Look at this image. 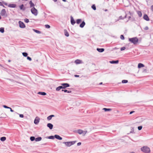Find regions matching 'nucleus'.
I'll return each instance as SVG.
<instances>
[{
  "label": "nucleus",
  "instance_id": "1",
  "mask_svg": "<svg viewBox=\"0 0 153 153\" xmlns=\"http://www.w3.org/2000/svg\"><path fill=\"white\" fill-rule=\"evenodd\" d=\"M142 151L145 153H149L150 152V150L149 148L147 146H144L141 148Z\"/></svg>",
  "mask_w": 153,
  "mask_h": 153
},
{
  "label": "nucleus",
  "instance_id": "2",
  "mask_svg": "<svg viewBox=\"0 0 153 153\" xmlns=\"http://www.w3.org/2000/svg\"><path fill=\"white\" fill-rule=\"evenodd\" d=\"M129 40L134 44H136L138 42V39L137 37H134L129 39Z\"/></svg>",
  "mask_w": 153,
  "mask_h": 153
},
{
  "label": "nucleus",
  "instance_id": "3",
  "mask_svg": "<svg viewBox=\"0 0 153 153\" xmlns=\"http://www.w3.org/2000/svg\"><path fill=\"white\" fill-rule=\"evenodd\" d=\"M31 13L35 16H36L38 15V11L34 7H33L31 9Z\"/></svg>",
  "mask_w": 153,
  "mask_h": 153
},
{
  "label": "nucleus",
  "instance_id": "4",
  "mask_svg": "<svg viewBox=\"0 0 153 153\" xmlns=\"http://www.w3.org/2000/svg\"><path fill=\"white\" fill-rule=\"evenodd\" d=\"M76 142V141L71 142H64L63 143L65 144L67 146H70L74 144Z\"/></svg>",
  "mask_w": 153,
  "mask_h": 153
},
{
  "label": "nucleus",
  "instance_id": "5",
  "mask_svg": "<svg viewBox=\"0 0 153 153\" xmlns=\"http://www.w3.org/2000/svg\"><path fill=\"white\" fill-rule=\"evenodd\" d=\"M19 26L21 28H23L25 27V25L22 22L19 21Z\"/></svg>",
  "mask_w": 153,
  "mask_h": 153
},
{
  "label": "nucleus",
  "instance_id": "6",
  "mask_svg": "<svg viewBox=\"0 0 153 153\" xmlns=\"http://www.w3.org/2000/svg\"><path fill=\"white\" fill-rule=\"evenodd\" d=\"M61 85H62V87H64V88H62V89H65L66 88L69 87V85L68 84V83H62L61 84Z\"/></svg>",
  "mask_w": 153,
  "mask_h": 153
},
{
  "label": "nucleus",
  "instance_id": "7",
  "mask_svg": "<svg viewBox=\"0 0 153 153\" xmlns=\"http://www.w3.org/2000/svg\"><path fill=\"white\" fill-rule=\"evenodd\" d=\"M40 119L38 117H36L34 121V123L36 124H37L39 121Z\"/></svg>",
  "mask_w": 153,
  "mask_h": 153
},
{
  "label": "nucleus",
  "instance_id": "8",
  "mask_svg": "<svg viewBox=\"0 0 153 153\" xmlns=\"http://www.w3.org/2000/svg\"><path fill=\"white\" fill-rule=\"evenodd\" d=\"M6 11L5 9H3L1 12L0 14L2 16H5L6 15Z\"/></svg>",
  "mask_w": 153,
  "mask_h": 153
},
{
  "label": "nucleus",
  "instance_id": "9",
  "mask_svg": "<svg viewBox=\"0 0 153 153\" xmlns=\"http://www.w3.org/2000/svg\"><path fill=\"white\" fill-rule=\"evenodd\" d=\"M71 24L72 25H74L75 23V22L72 16H71Z\"/></svg>",
  "mask_w": 153,
  "mask_h": 153
},
{
  "label": "nucleus",
  "instance_id": "10",
  "mask_svg": "<svg viewBox=\"0 0 153 153\" xmlns=\"http://www.w3.org/2000/svg\"><path fill=\"white\" fill-rule=\"evenodd\" d=\"M8 6L10 8H15L16 5V4H10L8 5Z\"/></svg>",
  "mask_w": 153,
  "mask_h": 153
},
{
  "label": "nucleus",
  "instance_id": "11",
  "mask_svg": "<svg viewBox=\"0 0 153 153\" xmlns=\"http://www.w3.org/2000/svg\"><path fill=\"white\" fill-rule=\"evenodd\" d=\"M143 18L144 19L147 21H149V18L148 16L146 14H145L144 15Z\"/></svg>",
  "mask_w": 153,
  "mask_h": 153
},
{
  "label": "nucleus",
  "instance_id": "12",
  "mask_svg": "<svg viewBox=\"0 0 153 153\" xmlns=\"http://www.w3.org/2000/svg\"><path fill=\"white\" fill-rule=\"evenodd\" d=\"M47 126L49 127L50 129H51L53 128V125L50 123H48L47 124Z\"/></svg>",
  "mask_w": 153,
  "mask_h": 153
},
{
  "label": "nucleus",
  "instance_id": "13",
  "mask_svg": "<svg viewBox=\"0 0 153 153\" xmlns=\"http://www.w3.org/2000/svg\"><path fill=\"white\" fill-rule=\"evenodd\" d=\"M75 62L76 64H79L82 63V61L79 59H77L75 61Z\"/></svg>",
  "mask_w": 153,
  "mask_h": 153
},
{
  "label": "nucleus",
  "instance_id": "14",
  "mask_svg": "<svg viewBox=\"0 0 153 153\" xmlns=\"http://www.w3.org/2000/svg\"><path fill=\"white\" fill-rule=\"evenodd\" d=\"M19 8L21 10H24L25 9V8L24 7V5L23 4H22L19 6Z\"/></svg>",
  "mask_w": 153,
  "mask_h": 153
},
{
  "label": "nucleus",
  "instance_id": "15",
  "mask_svg": "<svg viewBox=\"0 0 153 153\" xmlns=\"http://www.w3.org/2000/svg\"><path fill=\"white\" fill-rule=\"evenodd\" d=\"M54 137L55 138L59 140H61L62 139V138L58 135H55Z\"/></svg>",
  "mask_w": 153,
  "mask_h": 153
},
{
  "label": "nucleus",
  "instance_id": "16",
  "mask_svg": "<svg viewBox=\"0 0 153 153\" xmlns=\"http://www.w3.org/2000/svg\"><path fill=\"white\" fill-rule=\"evenodd\" d=\"M97 50L98 52H102L104 51V48H97Z\"/></svg>",
  "mask_w": 153,
  "mask_h": 153
},
{
  "label": "nucleus",
  "instance_id": "17",
  "mask_svg": "<svg viewBox=\"0 0 153 153\" xmlns=\"http://www.w3.org/2000/svg\"><path fill=\"white\" fill-rule=\"evenodd\" d=\"M85 25V23L84 21H83L80 25V27L83 28Z\"/></svg>",
  "mask_w": 153,
  "mask_h": 153
},
{
  "label": "nucleus",
  "instance_id": "18",
  "mask_svg": "<svg viewBox=\"0 0 153 153\" xmlns=\"http://www.w3.org/2000/svg\"><path fill=\"white\" fill-rule=\"evenodd\" d=\"M54 117V115H51L48 116L47 117V120H51V119L52 117Z\"/></svg>",
  "mask_w": 153,
  "mask_h": 153
},
{
  "label": "nucleus",
  "instance_id": "19",
  "mask_svg": "<svg viewBox=\"0 0 153 153\" xmlns=\"http://www.w3.org/2000/svg\"><path fill=\"white\" fill-rule=\"evenodd\" d=\"M144 66V65L141 63H139L138 64V67L139 68H140L142 67H143Z\"/></svg>",
  "mask_w": 153,
  "mask_h": 153
},
{
  "label": "nucleus",
  "instance_id": "20",
  "mask_svg": "<svg viewBox=\"0 0 153 153\" xmlns=\"http://www.w3.org/2000/svg\"><path fill=\"white\" fill-rule=\"evenodd\" d=\"M29 4L30 5V7H34V4L32 2V1H30L29 2Z\"/></svg>",
  "mask_w": 153,
  "mask_h": 153
},
{
  "label": "nucleus",
  "instance_id": "21",
  "mask_svg": "<svg viewBox=\"0 0 153 153\" xmlns=\"http://www.w3.org/2000/svg\"><path fill=\"white\" fill-rule=\"evenodd\" d=\"M64 33H65V35L66 36L68 37L69 36V33L66 30H64Z\"/></svg>",
  "mask_w": 153,
  "mask_h": 153
},
{
  "label": "nucleus",
  "instance_id": "22",
  "mask_svg": "<svg viewBox=\"0 0 153 153\" xmlns=\"http://www.w3.org/2000/svg\"><path fill=\"white\" fill-rule=\"evenodd\" d=\"M33 30L35 32L37 33L40 34L41 33V32L39 30H37L34 29H33Z\"/></svg>",
  "mask_w": 153,
  "mask_h": 153
},
{
  "label": "nucleus",
  "instance_id": "23",
  "mask_svg": "<svg viewBox=\"0 0 153 153\" xmlns=\"http://www.w3.org/2000/svg\"><path fill=\"white\" fill-rule=\"evenodd\" d=\"M63 87H62V86H59L56 88V90L57 91H59L61 89H62ZM64 88V87H63Z\"/></svg>",
  "mask_w": 153,
  "mask_h": 153
},
{
  "label": "nucleus",
  "instance_id": "24",
  "mask_svg": "<svg viewBox=\"0 0 153 153\" xmlns=\"http://www.w3.org/2000/svg\"><path fill=\"white\" fill-rule=\"evenodd\" d=\"M110 62L111 64L117 63L118 62V61H110Z\"/></svg>",
  "mask_w": 153,
  "mask_h": 153
},
{
  "label": "nucleus",
  "instance_id": "25",
  "mask_svg": "<svg viewBox=\"0 0 153 153\" xmlns=\"http://www.w3.org/2000/svg\"><path fill=\"white\" fill-rule=\"evenodd\" d=\"M42 139V138L41 137H38L35 138V140L36 141H39L41 140Z\"/></svg>",
  "mask_w": 153,
  "mask_h": 153
},
{
  "label": "nucleus",
  "instance_id": "26",
  "mask_svg": "<svg viewBox=\"0 0 153 153\" xmlns=\"http://www.w3.org/2000/svg\"><path fill=\"white\" fill-rule=\"evenodd\" d=\"M39 94H40L42 95H46V93L45 92H39L38 93Z\"/></svg>",
  "mask_w": 153,
  "mask_h": 153
},
{
  "label": "nucleus",
  "instance_id": "27",
  "mask_svg": "<svg viewBox=\"0 0 153 153\" xmlns=\"http://www.w3.org/2000/svg\"><path fill=\"white\" fill-rule=\"evenodd\" d=\"M82 21V19H78L76 20V23L77 24H79Z\"/></svg>",
  "mask_w": 153,
  "mask_h": 153
},
{
  "label": "nucleus",
  "instance_id": "28",
  "mask_svg": "<svg viewBox=\"0 0 153 153\" xmlns=\"http://www.w3.org/2000/svg\"><path fill=\"white\" fill-rule=\"evenodd\" d=\"M103 109L105 111H110L111 110V108H103Z\"/></svg>",
  "mask_w": 153,
  "mask_h": 153
},
{
  "label": "nucleus",
  "instance_id": "29",
  "mask_svg": "<svg viewBox=\"0 0 153 153\" xmlns=\"http://www.w3.org/2000/svg\"><path fill=\"white\" fill-rule=\"evenodd\" d=\"M22 54L23 55L24 57H26V56H27V57H30L29 56H27L28 54H27V53L23 52V53H22Z\"/></svg>",
  "mask_w": 153,
  "mask_h": 153
},
{
  "label": "nucleus",
  "instance_id": "30",
  "mask_svg": "<svg viewBox=\"0 0 153 153\" xmlns=\"http://www.w3.org/2000/svg\"><path fill=\"white\" fill-rule=\"evenodd\" d=\"M6 140V137H2L1 138L0 140L2 141H4Z\"/></svg>",
  "mask_w": 153,
  "mask_h": 153
},
{
  "label": "nucleus",
  "instance_id": "31",
  "mask_svg": "<svg viewBox=\"0 0 153 153\" xmlns=\"http://www.w3.org/2000/svg\"><path fill=\"white\" fill-rule=\"evenodd\" d=\"M83 131L81 129L78 130L77 131V132L79 134H81L82 133Z\"/></svg>",
  "mask_w": 153,
  "mask_h": 153
},
{
  "label": "nucleus",
  "instance_id": "32",
  "mask_svg": "<svg viewBox=\"0 0 153 153\" xmlns=\"http://www.w3.org/2000/svg\"><path fill=\"white\" fill-rule=\"evenodd\" d=\"M126 14L125 16L123 17L122 16H120L119 18V19H124V18H126Z\"/></svg>",
  "mask_w": 153,
  "mask_h": 153
},
{
  "label": "nucleus",
  "instance_id": "33",
  "mask_svg": "<svg viewBox=\"0 0 153 153\" xmlns=\"http://www.w3.org/2000/svg\"><path fill=\"white\" fill-rule=\"evenodd\" d=\"M4 32V29L3 27L0 28V32L3 33Z\"/></svg>",
  "mask_w": 153,
  "mask_h": 153
},
{
  "label": "nucleus",
  "instance_id": "34",
  "mask_svg": "<svg viewBox=\"0 0 153 153\" xmlns=\"http://www.w3.org/2000/svg\"><path fill=\"white\" fill-rule=\"evenodd\" d=\"M62 91H64L65 92H67L68 93H70L71 92V91H68L67 90H62Z\"/></svg>",
  "mask_w": 153,
  "mask_h": 153
},
{
  "label": "nucleus",
  "instance_id": "35",
  "mask_svg": "<svg viewBox=\"0 0 153 153\" xmlns=\"http://www.w3.org/2000/svg\"><path fill=\"white\" fill-rule=\"evenodd\" d=\"M137 13L138 14V16L139 17H140L142 16V14L141 12L140 11H138Z\"/></svg>",
  "mask_w": 153,
  "mask_h": 153
},
{
  "label": "nucleus",
  "instance_id": "36",
  "mask_svg": "<svg viewBox=\"0 0 153 153\" xmlns=\"http://www.w3.org/2000/svg\"><path fill=\"white\" fill-rule=\"evenodd\" d=\"M92 8L94 10H96V7L94 4H93L91 6Z\"/></svg>",
  "mask_w": 153,
  "mask_h": 153
},
{
  "label": "nucleus",
  "instance_id": "37",
  "mask_svg": "<svg viewBox=\"0 0 153 153\" xmlns=\"http://www.w3.org/2000/svg\"><path fill=\"white\" fill-rule=\"evenodd\" d=\"M128 81L126 80H123L122 81V82L123 83H126L128 82Z\"/></svg>",
  "mask_w": 153,
  "mask_h": 153
},
{
  "label": "nucleus",
  "instance_id": "38",
  "mask_svg": "<svg viewBox=\"0 0 153 153\" xmlns=\"http://www.w3.org/2000/svg\"><path fill=\"white\" fill-rule=\"evenodd\" d=\"M35 138L34 137H30V140L31 141H33L34 140H35Z\"/></svg>",
  "mask_w": 153,
  "mask_h": 153
},
{
  "label": "nucleus",
  "instance_id": "39",
  "mask_svg": "<svg viewBox=\"0 0 153 153\" xmlns=\"http://www.w3.org/2000/svg\"><path fill=\"white\" fill-rule=\"evenodd\" d=\"M24 22L26 23H28L29 22V20L27 19H24Z\"/></svg>",
  "mask_w": 153,
  "mask_h": 153
},
{
  "label": "nucleus",
  "instance_id": "40",
  "mask_svg": "<svg viewBox=\"0 0 153 153\" xmlns=\"http://www.w3.org/2000/svg\"><path fill=\"white\" fill-rule=\"evenodd\" d=\"M45 27L47 28H49L50 27V26L48 25H45Z\"/></svg>",
  "mask_w": 153,
  "mask_h": 153
},
{
  "label": "nucleus",
  "instance_id": "41",
  "mask_svg": "<svg viewBox=\"0 0 153 153\" xmlns=\"http://www.w3.org/2000/svg\"><path fill=\"white\" fill-rule=\"evenodd\" d=\"M120 38L122 40H124V36L122 35L120 36Z\"/></svg>",
  "mask_w": 153,
  "mask_h": 153
},
{
  "label": "nucleus",
  "instance_id": "42",
  "mask_svg": "<svg viewBox=\"0 0 153 153\" xmlns=\"http://www.w3.org/2000/svg\"><path fill=\"white\" fill-rule=\"evenodd\" d=\"M126 49V48L125 47H123L121 48L120 50L121 51H123Z\"/></svg>",
  "mask_w": 153,
  "mask_h": 153
},
{
  "label": "nucleus",
  "instance_id": "43",
  "mask_svg": "<svg viewBox=\"0 0 153 153\" xmlns=\"http://www.w3.org/2000/svg\"><path fill=\"white\" fill-rule=\"evenodd\" d=\"M142 128V126H139L138 127V129L139 130H141Z\"/></svg>",
  "mask_w": 153,
  "mask_h": 153
},
{
  "label": "nucleus",
  "instance_id": "44",
  "mask_svg": "<svg viewBox=\"0 0 153 153\" xmlns=\"http://www.w3.org/2000/svg\"><path fill=\"white\" fill-rule=\"evenodd\" d=\"M3 107L5 108H9V107H8L5 105H3Z\"/></svg>",
  "mask_w": 153,
  "mask_h": 153
},
{
  "label": "nucleus",
  "instance_id": "45",
  "mask_svg": "<svg viewBox=\"0 0 153 153\" xmlns=\"http://www.w3.org/2000/svg\"><path fill=\"white\" fill-rule=\"evenodd\" d=\"M49 138L50 139H54V137L53 136H50L49 137Z\"/></svg>",
  "mask_w": 153,
  "mask_h": 153
},
{
  "label": "nucleus",
  "instance_id": "46",
  "mask_svg": "<svg viewBox=\"0 0 153 153\" xmlns=\"http://www.w3.org/2000/svg\"><path fill=\"white\" fill-rule=\"evenodd\" d=\"M149 29V28L147 26H146V27L144 28V29L145 30H147L148 29Z\"/></svg>",
  "mask_w": 153,
  "mask_h": 153
},
{
  "label": "nucleus",
  "instance_id": "47",
  "mask_svg": "<svg viewBox=\"0 0 153 153\" xmlns=\"http://www.w3.org/2000/svg\"><path fill=\"white\" fill-rule=\"evenodd\" d=\"M3 4L2 3V2H0V6H2L3 7H5L4 6V5H3Z\"/></svg>",
  "mask_w": 153,
  "mask_h": 153
},
{
  "label": "nucleus",
  "instance_id": "48",
  "mask_svg": "<svg viewBox=\"0 0 153 153\" xmlns=\"http://www.w3.org/2000/svg\"><path fill=\"white\" fill-rule=\"evenodd\" d=\"M19 117L21 118H23L24 117V115L23 114H21L19 115Z\"/></svg>",
  "mask_w": 153,
  "mask_h": 153
},
{
  "label": "nucleus",
  "instance_id": "49",
  "mask_svg": "<svg viewBox=\"0 0 153 153\" xmlns=\"http://www.w3.org/2000/svg\"><path fill=\"white\" fill-rule=\"evenodd\" d=\"M2 3L3 4H4V5H7V3L4 2V1H2Z\"/></svg>",
  "mask_w": 153,
  "mask_h": 153
},
{
  "label": "nucleus",
  "instance_id": "50",
  "mask_svg": "<svg viewBox=\"0 0 153 153\" xmlns=\"http://www.w3.org/2000/svg\"><path fill=\"white\" fill-rule=\"evenodd\" d=\"M9 109H10V111L11 112H13V110H12V108H11L10 107Z\"/></svg>",
  "mask_w": 153,
  "mask_h": 153
},
{
  "label": "nucleus",
  "instance_id": "51",
  "mask_svg": "<svg viewBox=\"0 0 153 153\" xmlns=\"http://www.w3.org/2000/svg\"><path fill=\"white\" fill-rule=\"evenodd\" d=\"M81 145V143L80 142H79L77 143V145L78 146H80Z\"/></svg>",
  "mask_w": 153,
  "mask_h": 153
},
{
  "label": "nucleus",
  "instance_id": "52",
  "mask_svg": "<svg viewBox=\"0 0 153 153\" xmlns=\"http://www.w3.org/2000/svg\"><path fill=\"white\" fill-rule=\"evenodd\" d=\"M151 9L153 11V5H152L151 7Z\"/></svg>",
  "mask_w": 153,
  "mask_h": 153
},
{
  "label": "nucleus",
  "instance_id": "53",
  "mask_svg": "<svg viewBox=\"0 0 153 153\" xmlns=\"http://www.w3.org/2000/svg\"><path fill=\"white\" fill-rule=\"evenodd\" d=\"M74 76L75 77H79V76L78 75H75Z\"/></svg>",
  "mask_w": 153,
  "mask_h": 153
},
{
  "label": "nucleus",
  "instance_id": "54",
  "mask_svg": "<svg viewBox=\"0 0 153 153\" xmlns=\"http://www.w3.org/2000/svg\"><path fill=\"white\" fill-rule=\"evenodd\" d=\"M134 112V111H131L130 113V114H131Z\"/></svg>",
  "mask_w": 153,
  "mask_h": 153
},
{
  "label": "nucleus",
  "instance_id": "55",
  "mask_svg": "<svg viewBox=\"0 0 153 153\" xmlns=\"http://www.w3.org/2000/svg\"><path fill=\"white\" fill-rule=\"evenodd\" d=\"M27 59L30 61L31 60V58H27Z\"/></svg>",
  "mask_w": 153,
  "mask_h": 153
},
{
  "label": "nucleus",
  "instance_id": "56",
  "mask_svg": "<svg viewBox=\"0 0 153 153\" xmlns=\"http://www.w3.org/2000/svg\"><path fill=\"white\" fill-rule=\"evenodd\" d=\"M102 84V82H101L100 83L99 85H101Z\"/></svg>",
  "mask_w": 153,
  "mask_h": 153
},
{
  "label": "nucleus",
  "instance_id": "57",
  "mask_svg": "<svg viewBox=\"0 0 153 153\" xmlns=\"http://www.w3.org/2000/svg\"><path fill=\"white\" fill-rule=\"evenodd\" d=\"M63 1L65 2L66 1V0H62Z\"/></svg>",
  "mask_w": 153,
  "mask_h": 153
},
{
  "label": "nucleus",
  "instance_id": "58",
  "mask_svg": "<svg viewBox=\"0 0 153 153\" xmlns=\"http://www.w3.org/2000/svg\"><path fill=\"white\" fill-rule=\"evenodd\" d=\"M130 153H135L134 152H131Z\"/></svg>",
  "mask_w": 153,
  "mask_h": 153
},
{
  "label": "nucleus",
  "instance_id": "59",
  "mask_svg": "<svg viewBox=\"0 0 153 153\" xmlns=\"http://www.w3.org/2000/svg\"><path fill=\"white\" fill-rule=\"evenodd\" d=\"M10 60H8V62H10Z\"/></svg>",
  "mask_w": 153,
  "mask_h": 153
},
{
  "label": "nucleus",
  "instance_id": "60",
  "mask_svg": "<svg viewBox=\"0 0 153 153\" xmlns=\"http://www.w3.org/2000/svg\"><path fill=\"white\" fill-rule=\"evenodd\" d=\"M130 17H130V16H129V18H130Z\"/></svg>",
  "mask_w": 153,
  "mask_h": 153
}]
</instances>
